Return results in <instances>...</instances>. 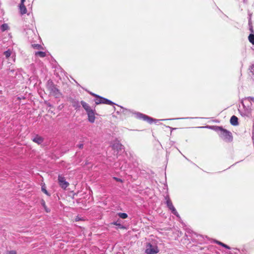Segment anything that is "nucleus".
I'll list each match as a JSON object with an SVG mask.
<instances>
[{"mask_svg": "<svg viewBox=\"0 0 254 254\" xmlns=\"http://www.w3.org/2000/svg\"><path fill=\"white\" fill-rule=\"evenodd\" d=\"M241 103L243 108L239 110L241 115L244 117L250 118L254 108V97H245L242 100Z\"/></svg>", "mask_w": 254, "mask_h": 254, "instance_id": "1", "label": "nucleus"}, {"mask_svg": "<svg viewBox=\"0 0 254 254\" xmlns=\"http://www.w3.org/2000/svg\"><path fill=\"white\" fill-rule=\"evenodd\" d=\"M217 130L219 131V135L223 140L227 142H230L232 140L233 137L232 133L229 131L220 127H217Z\"/></svg>", "mask_w": 254, "mask_h": 254, "instance_id": "2", "label": "nucleus"}, {"mask_svg": "<svg viewBox=\"0 0 254 254\" xmlns=\"http://www.w3.org/2000/svg\"><path fill=\"white\" fill-rule=\"evenodd\" d=\"M46 86L51 95L56 98L60 97L61 95L60 92L52 80H49L48 81Z\"/></svg>", "mask_w": 254, "mask_h": 254, "instance_id": "3", "label": "nucleus"}, {"mask_svg": "<svg viewBox=\"0 0 254 254\" xmlns=\"http://www.w3.org/2000/svg\"><path fill=\"white\" fill-rule=\"evenodd\" d=\"M145 252L147 254H155L159 252V250L156 245H153L148 243L146 246Z\"/></svg>", "mask_w": 254, "mask_h": 254, "instance_id": "4", "label": "nucleus"}, {"mask_svg": "<svg viewBox=\"0 0 254 254\" xmlns=\"http://www.w3.org/2000/svg\"><path fill=\"white\" fill-rule=\"evenodd\" d=\"M165 199L166 200V204L168 207V208L172 212V213L176 215L178 218H180V215L177 211L176 208L174 206L171 200L169 198L168 196H166L165 197Z\"/></svg>", "mask_w": 254, "mask_h": 254, "instance_id": "5", "label": "nucleus"}, {"mask_svg": "<svg viewBox=\"0 0 254 254\" xmlns=\"http://www.w3.org/2000/svg\"><path fill=\"white\" fill-rule=\"evenodd\" d=\"M58 182L62 189H65L69 186V183L65 181V178L62 175H59Z\"/></svg>", "mask_w": 254, "mask_h": 254, "instance_id": "6", "label": "nucleus"}, {"mask_svg": "<svg viewBox=\"0 0 254 254\" xmlns=\"http://www.w3.org/2000/svg\"><path fill=\"white\" fill-rule=\"evenodd\" d=\"M87 114L88 115V121L91 123H94L95 120L94 110H90V111L87 112Z\"/></svg>", "mask_w": 254, "mask_h": 254, "instance_id": "7", "label": "nucleus"}, {"mask_svg": "<svg viewBox=\"0 0 254 254\" xmlns=\"http://www.w3.org/2000/svg\"><path fill=\"white\" fill-rule=\"evenodd\" d=\"M137 117L139 119H142L144 121H147L149 123H151V121L152 120V119L148 117V116L143 115L141 113H137L136 114Z\"/></svg>", "mask_w": 254, "mask_h": 254, "instance_id": "8", "label": "nucleus"}, {"mask_svg": "<svg viewBox=\"0 0 254 254\" xmlns=\"http://www.w3.org/2000/svg\"><path fill=\"white\" fill-rule=\"evenodd\" d=\"M113 148L114 150H117L118 151H122V150H124V147L123 145H122L120 142H117L115 143L113 146Z\"/></svg>", "mask_w": 254, "mask_h": 254, "instance_id": "9", "label": "nucleus"}, {"mask_svg": "<svg viewBox=\"0 0 254 254\" xmlns=\"http://www.w3.org/2000/svg\"><path fill=\"white\" fill-rule=\"evenodd\" d=\"M32 140L38 144H41L43 142L44 139L41 136L36 135L32 138Z\"/></svg>", "mask_w": 254, "mask_h": 254, "instance_id": "10", "label": "nucleus"}, {"mask_svg": "<svg viewBox=\"0 0 254 254\" xmlns=\"http://www.w3.org/2000/svg\"><path fill=\"white\" fill-rule=\"evenodd\" d=\"M230 123L233 126L238 125V119L235 116H233L230 119Z\"/></svg>", "mask_w": 254, "mask_h": 254, "instance_id": "11", "label": "nucleus"}, {"mask_svg": "<svg viewBox=\"0 0 254 254\" xmlns=\"http://www.w3.org/2000/svg\"><path fill=\"white\" fill-rule=\"evenodd\" d=\"M81 104L82 105L83 108L85 110L86 113L90 111V110H92V109L89 106V105L85 102L84 101H82L81 102Z\"/></svg>", "mask_w": 254, "mask_h": 254, "instance_id": "12", "label": "nucleus"}, {"mask_svg": "<svg viewBox=\"0 0 254 254\" xmlns=\"http://www.w3.org/2000/svg\"><path fill=\"white\" fill-rule=\"evenodd\" d=\"M19 8H20L21 13L22 14H25L26 13L27 10H26V8L25 7V5H24V4H23V3L20 4Z\"/></svg>", "mask_w": 254, "mask_h": 254, "instance_id": "13", "label": "nucleus"}, {"mask_svg": "<svg viewBox=\"0 0 254 254\" xmlns=\"http://www.w3.org/2000/svg\"><path fill=\"white\" fill-rule=\"evenodd\" d=\"M102 100V104H107V105H113L114 104L113 102H112L111 101L103 97V98L101 99Z\"/></svg>", "mask_w": 254, "mask_h": 254, "instance_id": "14", "label": "nucleus"}, {"mask_svg": "<svg viewBox=\"0 0 254 254\" xmlns=\"http://www.w3.org/2000/svg\"><path fill=\"white\" fill-rule=\"evenodd\" d=\"M103 97L99 96L95 100V102L96 104L98 105L100 104H102V100H101Z\"/></svg>", "mask_w": 254, "mask_h": 254, "instance_id": "15", "label": "nucleus"}, {"mask_svg": "<svg viewBox=\"0 0 254 254\" xmlns=\"http://www.w3.org/2000/svg\"><path fill=\"white\" fill-rule=\"evenodd\" d=\"M248 39L250 43L254 45V34H251L248 37Z\"/></svg>", "mask_w": 254, "mask_h": 254, "instance_id": "16", "label": "nucleus"}, {"mask_svg": "<svg viewBox=\"0 0 254 254\" xmlns=\"http://www.w3.org/2000/svg\"><path fill=\"white\" fill-rule=\"evenodd\" d=\"M36 56H39L40 57H45L46 56V53L44 52L39 51L35 52Z\"/></svg>", "mask_w": 254, "mask_h": 254, "instance_id": "17", "label": "nucleus"}, {"mask_svg": "<svg viewBox=\"0 0 254 254\" xmlns=\"http://www.w3.org/2000/svg\"><path fill=\"white\" fill-rule=\"evenodd\" d=\"M4 55L6 58H8L11 55V52L9 50L4 52Z\"/></svg>", "mask_w": 254, "mask_h": 254, "instance_id": "18", "label": "nucleus"}, {"mask_svg": "<svg viewBox=\"0 0 254 254\" xmlns=\"http://www.w3.org/2000/svg\"><path fill=\"white\" fill-rule=\"evenodd\" d=\"M119 217L122 219L127 218V215L125 213H119L118 214Z\"/></svg>", "mask_w": 254, "mask_h": 254, "instance_id": "19", "label": "nucleus"}, {"mask_svg": "<svg viewBox=\"0 0 254 254\" xmlns=\"http://www.w3.org/2000/svg\"><path fill=\"white\" fill-rule=\"evenodd\" d=\"M2 31H4L8 29V25L6 24H3L1 26Z\"/></svg>", "mask_w": 254, "mask_h": 254, "instance_id": "20", "label": "nucleus"}, {"mask_svg": "<svg viewBox=\"0 0 254 254\" xmlns=\"http://www.w3.org/2000/svg\"><path fill=\"white\" fill-rule=\"evenodd\" d=\"M32 47L34 48H36L37 49H40L41 48V45H40L39 44H33L32 45Z\"/></svg>", "mask_w": 254, "mask_h": 254, "instance_id": "21", "label": "nucleus"}, {"mask_svg": "<svg viewBox=\"0 0 254 254\" xmlns=\"http://www.w3.org/2000/svg\"><path fill=\"white\" fill-rule=\"evenodd\" d=\"M250 71L254 74V64H252L249 68Z\"/></svg>", "mask_w": 254, "mask_h": 254, "instance_id": "22", "label": "nucleus"}, {"mask_svg": "<svg viewBox=\"0 0 254 254\" xmlns=\"http://www.w3.org/2000/svg\"><path fill=\"white\" fill-rule=\"evenodd\" d=\"M215 242L216 244H218V245H220V246H222V247H223V245H224V243H222V242H219V241H216H216H215Z\"/></svg>", "mask_w": 254, "mask_h": 254, "instance_id": "23", "label": "nucleus"}, {"mask_svg": "<svg viewBox=\"0 0 254 254\" xmlns=\"http://www.w3.org/2000/svg\"><path fill=\"white\" fill-rule=\"evenodd\" d=\"M7 254H16V252L15 251H10L7 252Z\"/></svg>", "mask_w": 254, "mask_h": 254, "instance_id": "24", "label": "nucleus"}, {"mask_svg": "<svg viewBox=\"0 0 254 254\" xmlns=\"http://www.w3.org/2000/svg\"><path fill=\"white\" fill-rule=\"evenodd\" d=\"M42 191H43L45 193H46V194H47V195H49V193H48V191H47V190H46L45 189H44V188H42Z\"/></svg>", "mask_w": 254, "mask_h": 254, "instance_id": "25", "label": "nucleus"}, {"mask_svg": "<svg viewBox=\"0 0 254 254\" xmlns=\"http://www.w3.org/2000/svg\"><path fill=\"white\" fill-rule=\"evenodd\" d=\"M223 247H224V248H226V249H229H229H230V247H229L228 246H227V245H226V244H224V245H223Z\"/></svg>", "mask_w": 254, "mask_h": 254, "instance_id": "26", "label": "nucleus"}, {"mask_svg": "<svg viewBox=\"0 0 254 254\" xmlns=\"http://www.w3.org/2000/svg\"><path fill=\"white\" fill-rule=\"evenodd\" d=\"M90 94L91 95H92V96L96 97V98L98 97V96H99V95H96V94H94V93H92V92H90Z\"/></svg>", "mask_w": 254, "mask_h": 254, "instance_id": "27", "label": "nucleus"}, {"mask_svg": "<svg viewBox=\"0 0 254 254\" xmlns=\"http://www.w3.org/2000/svg\"><path fill=\"white\" fill-rule=\"evenodd\" d=\"M90 94L91 95H92V96L96 97V98L98 97V96H99V95H96V94H94V93H92V92H90Z\"/></svg>", "mask_w": 254, "mask_h": 254, "instance_id": "28", "label": "nucleus"}, {"mask_svg": "<svg viewBox=\"0 0 254 254\" xmlns=\"http://www.w3.org/2000/svg\"><path fill=\"white\" fill-rule=\"evenodd\" d=\"M77 146H78V147L79 148L81 149V148H83V144H78Z\"/></svg>", "mask_w": 254, "mask_h": 254, "instance_id": "29", "label": "nucleus"}, {"mask_svg": "<svg viewBox=\"0 0 254 254\" xmlns=\"http://www.w3.org/2000/svg\"><path fill=\"white\" fill-rule=\"evenodd\" d=\"M42 205H43L44 207H46V205H45V201H43V200L42 201Z\"/></svg>", "mask_w": 254, "mask_h": 254, "instance_id": "30", "label": "nucleus"}, {"mask_svg": "<svg viewBox=\"0 0 254 254\" xmlns=\"http://www.w3.org/2000/svg\"><path fill=\"white\" fill-rule=\"evenodd\" d=\"M250 31H251V32L253 33L254 32V30H253V27L252 26H251L250 27Z\"/></svg>", "mask_w": 254, "mask_h": 254, "instance_id": "31", "label": "nucleus"}, {"mask_svg": "<svg viewBox=\"0 0 254 254\" xmlns=\"http://www.w3.org/2000/svg\"><path fill=\"white\" fill-rule=\"evenodd\" d=\"M25 1V0H21L20 4H22L23 3V4Z\"/></svg>", "mask_w": 254, "mask_h": 254, "instance_id": "32", "label": "nucleus"}, {"mask_svg": "<svg viewBox=\"0 0 254 254\" xmlns=\"http://www.w3.org/2000/svg\"><path fill=\"white\" fill-rule=\"evenodd\" d=\"M45 210L46 211V212H49V210H48V209H47L46 207H45Z\"/></svg>", "mask_w": 254, "mask_h": 254, "instance_id": "33", "label": "nucleus"}]
</instances>
